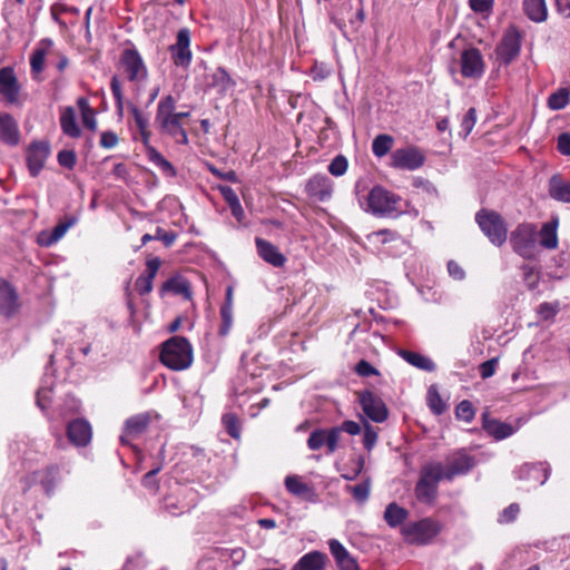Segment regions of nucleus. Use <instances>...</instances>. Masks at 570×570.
Returning <instances> with one entry per match:
<instances>
[{"instance_id": "obj_50", "label": "nucleus", "mask_w": 570, "mask_h": 570, "mask_svg": "<svg viewBox=\"0 0 570 570\" xmlns=\"http://www.w3.org/2000/svg\"><path fill=\"white\" fill-rule=\"evenodd\" d=\"M569 102V95L566 90L561 89L550 95L548 99V106L552 110H560L564 108Z\"/></svg>"}, {"instance_id": "obj_15", "label": "nucleus", "mask_w": 570, "mask_h": 570, "mask_svg": "<svg viewBox=\"0 0 570 570\" xmlns=\"http://www.w3.org/2000/svg\"><path fill=\"white\" fill-rule=\"evenodd\" d=\"M19 296L16 288L6 279L0 278V315L12 317L19 309Z\"/></svg>"}, {"instance_id": "obj_42", "label": "nucleus", "mask_w": 570, "mask_h": 570, "mask_svg": "<svg viewBox=\"0 0 570 570\" xmlns=\"http://www.w3.org/2000/svg\"><path fill=\"white\" fill-rule=\"evenodd\" d=\"M426 400H428V405H429L430 410L434 414L440 415V414H442L445 411L446 405L443 402L441 395L439 394L436 387L431 386L428 390Z\"/></svg>"}, {"instance_id": "obj_44", "label": "nucleus", "mask_w": 570, "mask_h": 570, "mask_svg": "<svg viewBox=\"0 0 570 570\" xmlns=\"http://www.w3.org/2000/svg\"><path fill=\"white\" fill-rule=\"evenodd\" d=\"M223 425L226 430V432L233 438V439H239L240 438V423L236 414L234 413H226L223 415L222 419Z\"/></svg>"}, {"instance_id": "obj_23", "label": "nucleus", "mask_w": 570, "mask_h": 570, "mask_svg": "<svg viewBox=\"0 0 570 570\" xmlns=\"http://www.w3.org/2000/svg\"><path fill=\"white\" fill-rule=\"evenodd\" d=\"M255 244L257 253L263 261L274 267H283L285 265L286 257L271 242L256 237Z\"/></svg>"}, {"instance_id": "obj_29", "label": "nucleus", "mask_w": 570, "mask_h": 570, "mask_svg": "<svg viewBox=\"0 0 570 570\" xmlns=\"http://www.w3.org/2000/svg\"><path fill=\"white\" fill-rule=\"evenodd\" d=\"M558 225L559 219L556 217L548 223H544L541 226V229L538 230V236H540V245L547 249H556L558 247Z\"/></svg>"}, {"instance_id": "obj_55", "label": "nucleus", "mask_w": 570, "mask_h": 570, "mask_svg": "<svg viewBox=\"0 0 570 570\" xmlns=\"http://www.w3.org/2000/svg\"><path fill=\"white\" fill-rule=\"evenodd\" d=\"M342 431L338 426L326 430V446L328 453H334L338 448Z\"/></svg>"}, {"instance_id": "obj_12", "label": "nucleus", "mask_w": 570, "mask_h": 570, "mask_svg": "<svg viewBox=\"0 0 570 570\" xmlns=\"http://www.w3.org/2000/svg\"><path fill=\"white\" fill-rule=\"evenodd\" d=\"M475 464V460L465 450H459L446 459V464L443 466V476L446 480H452L454 476L468 473Z\"/></svg>"}, {"instance_id": "obj_48", "label": "nucleus", "mask_w": 570, "mask_h": 570, "mask_svg": "<svg viewBox=\"0 0 570 570\" xmlns=\"http://www.w3.org/2000/svg\"><path fill=\"white\" fill-rule=\"evenodd\" d=\"M77 220L78 218L76 216H66L63 219H61L51 230L53 238L59 242L68 232V229L77 223Z\"/></svg>"}, {"instance_id": "obj_9", "label": "nucleus", "mask_w": 570, "mask_h": 570, "mask_svg": "<svg viewBox=\"0 0 570 570\" xmlns=\"http://www.w3.org/2000/svg\"><path fill=\"white\" fill-rule=\"evenodd\" d=\"M171 60L176 66L188 68L191 63L190 31L181 28L177 32L176 42L169 47Z\"/></svg>"}, {"instance_id": "obj_28", "label": "nucleus", "mask_w": 570, "mask_h": 570, "mask_svg": "<svg viewBox=\"0 0 570 570\" xmlns=\"http://www.w3.org/2000/svg\"><path fill=\"white\" fill-rule=\"evenodd\" d=\"M158 130L164 135L170 136L178 144H188L187 132L183 122L177 118V116H173V118L166 119V121L158 127Z\"/></svg>"}, {"instance_id": "obj_25", "label": "nucleus", "mask_w": 570, "mask_h": 570, "mask_svg": "<svg viewBox=\"0 0 570 570\" xmlns=\"http://www.w3.org/2000/svg\"><path fill=\"white\" fill-rule=\"evenodd\" d=\"M20 139L17 121L6 112H0V140L7 145L16 146Z\"/></svg>"}, {"instance_id": "obj_46", "label": "nucleus", "mask_w": 570, "mask_h": 570, "mask_svg": "<svg viewBox=\"0 0 570 570\" xmlns=\"http://www.w3.org/2000/svg\"><path fill=\"white\" fill-rule=\"evenodd\" d=\"M220 317L222 324L219 326L218 334L220 336H226L233 326V307H229V305H223L220 308Z\"/></svg>"}, {"instance_id": "obj_58", "label": "nucleus", "mask_w": 570, "mask_h": 570, "mask_svg": "<svg viewBox=\"0 0 570 570\" xmlns=\"http://www.w3.org/2000/svg\"><path fill=\"white\" fill-rule=\"evenodd\" d=\"M559 312V303H542L538 307V313L542 320L553 318Z\"/></svg>"}, {"instance_id": "obj_47", "label": "nucleus", "mask_w": 570, "mask_h": 570, "mask_svg": "<svg viewBox=\"0 0 570 570\" xmlns=\"http://www.w3.org/2000/svg\"><path fill=\"white\" fill-rule=\"evenodd\" d=\"M474 414L473 405L468 400L461 401L455 409L456 419L466 423H470L474 419Z\"/></svg>"}, {"instance_id": "obj_18", "label": "nucleus", "mask_w": 570, "mask_h": 570, "mask_svg": "<svg viewBox=\"0 0 570 570\" xmlns=\"http://www.w3.org/2000/svg\"><path fill=\"white\" fill-rule=\"evenodd\" d=\"M520 48V36L515 30H512L504 35L501 43L497 49V55L502 62L509 65L512 60H514L518 57Z\"/></svg>"}, {"instance_id": "obj_41", "label": "nucleus", "mask_w": 570, "mask_h": 570, "mask_svg": "<svg viewBox=\"0 0 570 570\" xmlns=\"http://www.w3.org/2000/svg\"><path fill=\"white\" fill-rule=\"evenodd\" d=\"M345 490L350 492L357 502H365L370 497L371 481L370 479L355 485H346Z\"/></svg>"}, {"instance_id": "obj_38", "label": "nucleus", "mask_w": 570, "mask_h": 570, "mask_svg": "<svg viewBox=\"0 0 570 570\" xmlns=\"http://www.w3.org/2000/svg\"><path fill=\"white\" fill-rule=\"evenodd\" d=\"M394 138L387 134L377 135L372 141V153L377 158H383L393 148Z\"/></svg>"}, {"instance_id": "obj_49", "label": "nucleus", "mask_w": 570, "mask_h": 570, "mask_svg": "<svg viewBox=\"0 0 570 570\" xmlns=\"http://www.w3.org/2000/svg\"><path fill=\"white\" fill-rule=\"evenodd\" d=\"M326 429L314 430L307 439L308 448L313 451L320 450L322 446L326 445Z\"/></svg>"}, {"instance_id": "obj_39", "label": "nucleus", "mask_w": 570, "mask_h": 570, "mask_svg": "<svg viewBox=\"0 0 570 570\" xmlns=\"http://www.w3.org/2000/svg\"><path fill=\"white\" fill-rule=\"evenodd\" d=\"M209 78V86L218 88L222 92L232 89L235 85L228 72L222 67L217 68Z\"/></svg>"}, {"instance_id": "obj_40", "label": "nucleus", "mask_w": 570, "mask_h": 570, "mask_svg": "<svg viewBox=\"0 0 570 570\" xmlns=\"http://www.w3.org/2000/svg\"><path fill=\"white\" fill-rule=\"evenodd\" d=\"M163 289L183 295L185 297H190L189 283L184 278L174 277L168 279L166 283H164Z\"/></svg>"}, {"instance_id": "obj_7", "label": "nucleus", "mask_w": 570, "mask_h": 570, "mask_svg": "<svg viewBox=\"0 0 570 570\" xmlns=\"http://www.w3.org/2000/svg\"><path fill=\"white\" fill-rule=\"evenodd\" d=\"M426 160L425 154L416 146L397 148L391 153L390 167L399 170L414 171L421 168Z\"/></svg>"}, {"instance_id": "obj_3", "label": "nucleus", "mask_w": 570, "mask_h": 570, "mask_svg": "<svg viewBox=\"0 0 570 570\" xmlns=\"http://www.w3.org/2000/svg\"><path fill=\"white\" fill-rule=\"evenodd\" d=\"M510 244L514 253L524 259H534L539 253L538 228L533 223H521L510 233Z\"/></svg>"}, {"instance_id": "obj_59", "label": "nucleus", "mask_w": 570, "mask_h": 570, "mask_svg": "<svg viewBox=\"0 0 570 570\" xmlns=\"http://www.w3.org/2000/svg\"><path fill=\"white\" fill-rule=\"evenodd\" d=\"M76 160L77 157L72 150H61L58 154V163L65 168L72 169L76 165Z\"/></svg>"}, {"instance_id": "obj_32", "label": "nucleus", "mask_w": 570, "mask_h": 570, "mask_svg": "<svg viewBox=\"0 0 570 570\" xmlns=\"http://www.w3.org/2000/svg\"><path fill=\"white\" fill-rule=\"evenodd\" d=\"M60 126L65 135L71 138H78L81 130L76 121V112L72 107H66L60 114Z\"/></svg>"}, {"instance_id": "obj_20", "label": "nucleus", "mask_w": 570, "mask_h": 570, "mask_svg": "<svg viewBox=\"0 0 570 570\" xmlns=\"http://www.w3.org/2000/svg\"><path fill=\"white\" fill-rule=\"evenodd\" d=\"M150 423L149 413H139L125 422L124 434L120 436L122 444L129 443L130 439L141 435Z\"/></svg>"}, {"instance_id": "obj_1", "label": "nucleus", "mask_w": 570, "mask_h": 570, "mask_svg": "<svg viewBox=\"0 0 570 570\" xmlns=\"http://www.w3.org/2000/svg\"><path fill=\"white\" fill-rule=\"evenodd\" d=\"M160 362L173 371H184L193 364V347L183 336H173L161 345Z\"/></svg>"}, {"instance_id": "obj_64", "label": "nucleus", "mask_w": 570, "mask_h": 570, "mask_svg": "<svg viewBox=\"0 0 570 570\" xmlns=\"http://www.w3.org/2000/svg\"><path fill=\"white\" fill-rule=\"evenodd\" d=\"M557 148L560 154L564 156H570V135L568 132L559 135Z\"/></svg>"}, {"instance_id": "obj_2", "label": "nucleus", "mask_w": 570, "mask_h": 570, "mask_svg": "<svg viewBox=\"0 0 570 570\" xmlns=\"http://www.w3.org/2000/svg\"><path fill=\"white\" fill-rule=\"evenodd\" d=\"M119 67L126 80L132 83L134 89L139 92L148 79V69L141 55L134 46L122 50Z\"/></svg>"}, {"instance_id": "obj_5", "label": "nucleus", "mask_w": 570, "mask_h": 570, "mask_svg": "<svg viewBox=\"0 0 570 570\" xmlns=\"http://www.w3.org/2000/svg\"><path fill=\"white\" fill-rule=\"evenodd\" d=\"M482 233L494 246H502L508 237V227L504 218L497 212L482 208L475 214Z\"/></svg>"}, {"instance_id": "obj_56", "label": "nucleus", "mask_w": 570, "mask_h": 570, "mask_svg": "<svg viewBox=\"0 0 570 570\" xmlns=\"http://www.w3.org/2000/svg\"><path fill=\"white\" fill-rule=\"evenodd\" d=\"M153 277L141 274L135 282V288L140 295H146L153 291Z\"/></svg>"}, {"instance_id": "obj_10", "label": "nucleus", "mask_w": 570, "mask_h": 570, "mask_svg": "<svg viewBox=\"0 0 570 570\" xmlns=\"http://www.w3.org/2000/svg\"><path fill=\"white\" fill-rule=\"evenodd\" d=\"M358 402L365 415L376 423L384 422L389 416V411L383 400L371 391H364L358 394Z\"/></svg>"}, {"instance_id": "obj_26", "label": "nucleus", "mask_w": 570, "mask_h": 570, "mask_svg": "<svg viewBox=\"0 0 570 570\" xmlns=\"http://www.w3.org/2000/svg\"><path fill=\"white\" fill-rule=\"evenodd\" d=\"M328 558L324 552L311 551L304 554L292 570H325Z\"/></svg>"}, {"instance_id": "obj_31", "label": "nucleus", "mask_w": 570, "mask_h": 570, "mask_svg": "<svg viewBox=\"0 0 570 570\" xmlns=\"http://www.w3.org/2000/svg\"><path fill=\"white\" fill-rule=\"evenodd\" d=\"M523 11L533 22H543L548 18L546 0H523Z\"/></svg>"}, {"instance_id": "obj_13", "label": "nucleus", "mask_w": 570, "mask_h": 570, "mask_svg": "<svg viewBox=\"0 0 570 570\" xmlns=\"http://www.w3.org/2000/svg\"><path fill=\"white\" fill-rule=\"evenodd\" d=\"M50 155V146L47 141H33L27 149V165L32 177H37L45 167Z\"/></svg>"}, {"instance_id": "obj_17", "label": "nucleus", "mask_w": 570, "mask_h": 570, "mask_svg": "<svg viewBox=\"0 0 570 570\" xmlns=\"http://www.w3.org/2000/svg\"><path fill=\"white\" fill-rule=\"evenodd\" d=\"M60 469L57 464L48 465L41 470H37L29 475L32 483H39L47 495H51L60 480Z\"/></svg>"}, {"instance_id": "obj_6", "label": "nucleus", "mask_w": 570, "mask_h": 570, "mask_svg": "<svg viewBox=\"0 0 570 570\" xmlns=\"http://www.w3.org/2000/svg\"><path fill=\"white\" fill-rule=\"evenodd\" d=\"M367 210L377 216H393L402 212L401 197L382 186H375L367 195Z\"/></svg>"}, {"instance_id": "obj_45", "label": "nucleus", "mask_w": 570, "mask_h": 570, "mask_svg": "<svg viewBox=\"0 0 570 570\" xmlns=\"http://www.w3.org/2000/svg\"><path fill=\"white\" fill-rule=\"evenodd\" d=\"M475 122H476V110H475V108H470L461 119V125H460L461 130L459 132L460 136H462L463 138H466L471 134Z\"/></svg>"}, {"instance_id": "obj_8", "label": "nucleus", "mask_w": 570, "mask_h": 570, "mask_svg": "<svg viewBox=\"0 0 570 570\" xmlns=\"http://www.w3.org/2000/svg\"><path fill=\"white\" fill-rule=\"evenodd\" d=\"M442 525L439 521L425 518L409 524L405 528L404 533L410 542L426 544L440 533Z\"/></svg>"}, {"instance_id": "obj_43", "label": "nucleus", "mask_w": 570, "mask_h": 570, "mask_svg": "<svg viewBox=\"0 0 570 570\" xmlns=\"http://www.w3.org/2000/svg\"><path fill=\"white\" fill-rule=\"evenodd\" d=\"M353 9V4L351 0H346L342 2L337 12L331 16V21L343 32L345 33L346 22L344 19L345 13H350Z\"/></svg>"}, {"instance_id": "obj_37", "label": "nucleus", "mask_w": 570, "mask_h": 570, "mask_svg": "<svg viewBox=\"0 0 570 570\" xmlns=\"http://www.w3.org/2000/svg\"><path fill=\"white\" fill-rule=\"evenodd\" d=\"M407 514L409 512L404 508L400 507L395 502H392L387 504L384 511V520L390 527L395 528L403 523V521L407 518Z\"/></svg>"}, {"instance_id": "obj_33", "label": "nucleus", "mask_w": 570, "mask_h": 570, "mask_svg": "<svg viewBox=\"0 0 570 570\" xmlns=\"http://www.w3.org/2000/svg\"><path fill=\"white\" fill-rule=\"evenodd\" d=\"M175 108L176 100L171 95L164 96L159 100L155 116V125L157 128L161 126L166 119H170L173 116H175Z\"/></svg>"}, {"instance_id": "obj_16", "label": "nucleus", "mask_w": 570, "mask_h": 570, "mask_svg": "<svg viewBox=\"0 0 570 570\" xmlns=\"http://www.w3.org/2000/svg\"><path fill=\"white\" fill-rule=\"evenodd\" d=\"M20 86L11 67L0 69V95L8 104L19 101Z\"/></svg>"}, {"instance_id": "obj_11", "label": "nucleus", "mask_w": 570, "mask_h": 570, "mask_svg": "<svg viewBox=\"0 0 570 570\" xmlns=\"http://www.w3.org/2000/svg\"><path fill=\"white\" fill-rule=\"evenodd\" d=\"M461 73L464 78L479 79L483 76L485 63L479 49L468 48L460 57Z\"/></svg>"}, {"instance_id": "obj_19", "label": "nucleus", "mask_w": 570, "mask_h": 570, "mask_svg": "<svg viewBox=\"0 0 570 570\" xmlns=\"http://www.w3.org/2000/svg\"><path fill=\"white\" fill-rule=\"evenodd\" d=\"M328 549L340 570H360L356 559L337 539L328 540Z\"/></svg>"}, {"instance_id": "obj_27", "label": "nucleus", "mask_w": 570, "mask_h": 570, "mask_svg": "<svg viewBox=\"0 0 570 570\" xmlns=\"http://www.w3.org/2000/svg\"><path fill=\"white\" fill-rule=\"evenodd\" d=\"M483 429L497 440H503L514 433L511 424L490 419L488 413L482 415Z\"/></svg>"}, {"instance_id": "obj_4", "label": "nucleus", "mask_w": 570, "mask_h": 570, "mask_svg": "<svg viewBox=\"0 0 570 570\" xmlns=\"http://www.w3.org/2000/svg\"><path fill=\"white\" fill-rule=\"evenodd\" d=\"M442 463H428L422 466L415 485V497L420 502L431 504L438 494V484L444 479Z\"/></svg>"}, {"instance_id": "obj_34", "label": "nucleus", "mask_w": 570, "mask_h": 570, "mask_svg": "<svg viewBox=\"0 0 570 570\" xmlns=\"http://www.w3.org/2000/svg\"><path fill=\"white\" fill-rule=\"evenodd\" d=\"M400 355L409 364H411L420 370H423L426 372H433L436 368L435 363L430 357H428L423 354L412 352V351L402 350L400 352Z\"/></svg>"}, {"instance_id": "obj_60", "label": "nucleus", "mask_w": 570, "mask_h": 570, "mask_svg": "<svg viewBox=\"0 0 570 570\" xmlns=\"http://www.w3.org/2000/svg\"><path fill=\"white\" fill-rule=\"evenodd\" d=\"M355 372L362 377H368L371 375H377L379 371L367 361L361 360L356 366Z\"/></svg>"}, {"instance_id": "obj_63", "label": "nucleus", "mask_w": 570, "mask_h": 570, "mask_svg": "<svg viewBox=\"0 0 570 570\" xmlns=\"http://www.w3.org/2000/svg\"><path fill=\"white\" fill-rule=\"evenodd\" d=\"M119 139L116 132L114 131H104L100 136V146L106 149H111L117 146Z\"/></svg>"}, {"instance_id": "obj_54", "label": "nucleus", "mask_w": 570, "mask_h": 570, "mask_svg": "<svg viewBox=\"0 0 570 570\" xmlns=\"http://www.w3.org/2000/svg\"><path fill=\"white\" fill-rule=\"evenodd\" d=\"M110 88H111V92H112V96L116 101V107H117L119 114H121L122 108H124V95H122V89H121V85L118 79V76H114L111 78Z\"/></svg>"}, {"instance_id": "obj_62", "label": "nucleus", "mask_w": 570, "mask_h": 570, "mask_svg": "<svg viewBox=\"0 0 570 570\" xmlns=\"http://www.w3.org/2000/svg\"><path fill=\"white\" fill-rule=\"evenodd\" d=\"M130 111L134 116L135 124L139 130H145L149 127V119L136 106H130Z\"/></svg>"}, {"instance_id": "obj_14", "label": "nucleus", "mask_w": 570, "mask_h": 570, "mask_svg": "<svg viewBox=\"0 0 570 570\" xmlns=\"http://www.w3.org/2000/svg\"><path fill=\"white\" fill-rule=\"evenodd\" d=\"M305 191L316 202H327L333 194V181L325 175H314L307 180Z\"/></svg>"}, {"instance_id": "obj_24", "label": "nucleus", "mask_w": 570, "mask_h": 570, "mask_svg": "<svg viewBox=\"0 0 570 570\" xmlns=\"http://www.w3.org/2000/svg\"><path fill=\"white\" fill-rule=\"evenodd\" d=\"M286 490L305 501L315 502L316 493L312 485L304 482L299 475H287L284 481Z\"/></svg>"}, {"instance_id": "obj_36", "label": "nucleus", "mask_w": 570, "mask_h": 570, "mask_svg": "<svg viewBox=\"0 0 570 570\" xmlns=\"http://www.w3.org/2000/svg\"><path fill=\"white\" fill-rule=\"evenodd\" d=\"M219 189H220V193H222L225 202L228 204L233 216L238 222H240L244 217V210H243V207L240 205L237 194L229 186H222Z\"/></svg>"}, {"instance_id": "obj_53", "label": "nucleus", "mask_w": 570, "mask_h": 570, "mask_svg": "<svg viewBox=\"0 0 570 570\" xmlns=\"http://www.w3.org/2000/svg\"><path fill=\"white\" fill-rule=\"evenodd\" d=\"M347 166H348L347 159L343 155H338L328 165V171L333 176L338 177L346 173Z\"/></svg>"}, {"instance_id": "obj_30", "label": "nucleus", "mask_w": 570, "mask_h": 570, "mask_svg": "<svg viewBox=\"0 0 570 570\" xmlns=\"http://www.w3.org/2000/svg\"><path fill=\"white\" fill-rule=\"evenodd\" d=\"M549 195L558 202L570 204V181L553 175L549 180Z\"/></svg>"}, {"instance_id": "obj_22", "label": "nucleus", "mask_w": 570, "mask_h": 570, "mask_svg": "<svg viewBox=\"0 0 570 570\" xmlns=\"http://www.w3.org/2000/svg\"><path fill=\"white\" fill-rule=\"evenodd\" d=\"M53 41L49 38L41 39L30 56V68L33 78H37L45 70V60L51 52Z\"/></svg>"}, {"instance_id": "obj_57", "label": "nucleus", "mask_w": 570, "mask_h": 570, "mask_svg": "<svg viewBox=\"0 0 570 570\" xmlns=\"http://www.w3.org/2000/svg\"><path fill=\"white\" fill-rule=\"evenodd\" d=\"M377 441V431L368 423H365L363 444L367 451H371Z\"/></svg>"}, {"instance_id": "obj_51", "label": "nucleus", "mask_w": 570, "mask_h": 570, "mask_svg": "<svg viewBox=\"0 0 570 570\" xmlns=\"http://www.w3.org/2000/svg\"><path fill=\"white\" fill-rule=\"evenodd\" d=\"M494 0H469L471 10L479 14L489 16L493 10Z\"/></svg>"}, {"instance_id": "obj_61", "label": "nucleus", "mask_w": 570, "mask_h": 570, "mask_svg": "<svg viewBox=\"0 0 570 570\" xmlns=\"http://www.w3.org/2000/svg\"><path fill=\"white\" fill-rule=\"evenodd\" d=\"M497 365L498 358L495 357L483 362L479 367L480 376L484 380L491 377L495 373Z\"/></svg>"}, {"instance_id": "obj_21", "label": "nucleus", "mask_w": 570, "mask_h": 570, "mask_svg": "<svg viewBox=\"0 0 570 570\" xmlns=\"http://www.w3.org/2000/svg\"><path fill=\"white\" fill-rule=\"evenodd\" d=\"M67 435L76 446H86L92 436L91 426L85 420H73L67 428Z\"/></svg>"}, {"instance_id": "obj_35", "label": "nucleus", "mask_w": 570, "mask_h": 570, "mask_svg": "<svg viewBox=\"0 0 570 570\" xmlns=\"http://www.w3.org/2000/svg\"><path fill=\"white\" fill-rule=\"evenodd\" d=\"M147 157L166 177H175L176 169L156 148H147Z\"/></svg>"}, {"instance_id": "obj_52", "label": "nucleus", "mask_w": 570, "mask_h": 570, "mask_svg": "<svg viewBox=\"0 0 570 570\" xmlns=\"http://www.w3.org/2000/svg\"><path fill=\"white\" fill-rule=\"evenodd\" d=\"M520 513V505L518 503H511L509 507L503 509L498 518V522L501 524H508L513 522Z\"/></svg>"}]
</instances>
